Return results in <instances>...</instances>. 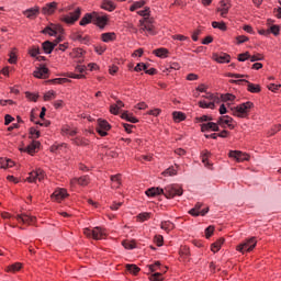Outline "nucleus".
<instances>
[{"label": "nucleus", "mask_w": 281, "mask_h": 281, "mask_svg": "<svg viewBox=\"0 0 281 281\" xmlns=\"http://www.w3.org/2000/svg\"><path fill=\"white\" fill-rule=\"evenodd\" d=\"M249 154H245L243 151H239L238 155H237V162L240 164L243 161H249Z\"/></svg>", "instance_id": "obj_45"}, {"label": "nucleus", "mask_w": 281, "mask_h": 281, "mask_svg": "<svg viewBox=\"0 0 281 281\" xmlns=\"http://www.w3.org/2000/svg\"><path fill=\"white\" fill-rule=\"evenodd\" d=\"M23 14L24 16H26V19L34 20L36 19V16H38V14H41V8L34 7L26 9L25 11H23Z\"/></svg>", "instance_id": "obj_19"}, {"label": "nucleus", "mask_w": 281, "mask_h": 281, "mask_svg": "<svg viewBox=\"0 0 281 281\" xmlns=\"http://www.w3.org/2000/svg\"><path fill=\"white\" fill-rule=\"evenodd\" d=\"M210 151L209 150H204V151H202V164H204V166L206 167V168H210V160H207V158L210 157Z\"/></svg>", "instance_id": "obj_44"}, {"label": "nucleus", "mask_w": 281, "mask_h": 281, "mask_svg": "<svg viewBox=\"0 0 281 281\" xmlns=\"http://www.w3.org/2000/svg\"><path fill=\"white\" fill-rule=\"evenodd\" d=\"M175 175H177L175 167H169L162 172L164 177H175Z\"/></svg>", "instance_id": "obj_52"}, {"label": "nucleus", "mask_w": 281, "mask_h": 281, "mask_svg": "<svg viewBox=\"0 0 281 281\" xmlns=\"http://www.w3.org/2000/svg\"><path fill=\"white\" fill-rule=\"evenodd\" d=\"M89 176H83L80 178H74L70 180V186H76L78 183L79 186H89Z\"/></svg>", "instance_id": "obj_26"}, {"label": "nucleus", "mask_w": 281, "mask_h": 281, "mask_svg": "<svg viewBox=\"0 0 281 281\" xmlns=\"http://www.w3.org/2000/svg\"><path fill=\"white\" fill-rule=\"evenodd\" d=\"M30 135H32L33 139H38V137H41V131L36 130L35 127H31Z\"/></svg>", "instance_id": "obj_59"}, {"label": "nucleus", "mask_w": 281, "mask_h": 281, "mask_svg": "<svg viewBox=\"0 0 281 281\" xmlns=\"http://www.w3.org/2000/svg\"><path fill=\"white\" fill-rule=\"evenodd\" d=\"M94 52L99 55L102 56L106 52V46L105 45H97L94 46Z\"/></svg>", "instance_id": "obj_53"}, {"label": "nucleus", "mask_w": 281, "mask_h": 281, "mask_svg": "<svg viewBox=\"0 0 281 281\" xmlns=\"http://www.w3.org/2000/svg\"><path fill=\"white\" fill-rule=\"evenodd\" d=\"M146 196H159V194H164V189L161 188H150L145 192Z\"/></svg>", "instance_id": "obj_34"}, {"label": "nucleus", "mask_w": 281, "mask_h": 281, "mask_svg": "<svg viewBox=\"0 0 281 281\" xmlns=\"http://www.w3.org/2000/svg\"><path fill=\"white\" fill-rule=\"evenodd\" d=\"M173 122H183L186 120V113L175 111L172 113Z\"/></svg>", "instance_id": "obj_40"}, {"label": "nucleus", "mask_w": 281, "mask_h": 281, "mask_svg": "<svg viewBox=\"0 0 281 281\" xmlns=\"http://www.w3.org/2000/svg\"><path fill=\"white\" fill-rule=\"evenodd\" d=\"M224 243H225V238L221 237L220 239H217L215 243L211 245V251H213V254L221 251V247H223Z\"/></svg>", "instance_id": "obj_31"}, {"label": "nucleus", "mask_w": 281, "mask_h": 281, "mask_svg": "<svg viewBox=\"0 0 281 281\" xmlns=\"http://www.w3.org/2000/svg\"><path fill=\"white\" fill-rule=\"evenodd\" d=\"M56 10H58V2L53 1V2H48L46 3L43 8H42V12L43 14L46 15H52L54 14V12H56Z\"/></svg>", "instance_id": "obj_15"}, {"label": "nucleus", "mask_w": 281, "mask_h": 281, "mask_svg": "<svg viewBox=\"0 0 281 281\" xmlns=\"http://www.w3.org/2000/svg\"><path fill=\"white\" fill-rule=\"evenodd\" d=\"M67 196H69L67 189H56L50 195V199L53 201H57V203H60V201H64V199H67Z\"/></svg>", "instance_id": "obj_13"}, {"label": "nucleus", "mask_w": 281, "mask_h": 281, "mask_svg": "<svg viewBox=\"0 0 281 281\" xmlns=\"http://www.w3.org/2000/svg\"><path fill=\"white\" fill-rule=\"evenodd\" d=\"M250 58H251V55L249 54V52H245L238 55L237 60L239 63H245V60H250Z\"/></svg>", "instance_id": "obj_47"}, {"label": "nucleus", "mask_w": 281, "mask_h": 281, "mask_svg": "<svg viewBox=\"0 0 281 281\" xmlns=\"http://www.w3.org/2000/svg\"><path fill=\"white\" fill-rule=\"evenodd\" d=\"M251 109H254V102L247 101L233 108L232 111L235 117L245 119L249 117V112L251 111Z\"/></svg>", "instance_id": "obj_1"}, {"label": "nucleus", "mask_w": 281, "mask_h": 281, "mask_svg": "<svg viewBox=\"0 0 281 281\" xmlns=\"http://www.w3.org/2000/svg\"><path fill=\"white\" fill-rule=\"evenodd\" d=\"M126 270L132 273L133 276H137L138 271H140L139 267L137 265L127 263Z\"/></svg>", "instance_id": "obj_41"}, {"label": "nucleus", "mask_w": 281, "mask_h": 281, "mask_svg": "<svg viewBox=\"0 0 281 281\" xmlns=\"http://www.w3.org/2000/svg\"><path fill=\"white\" fill-rule=\"evenodd\" d=\"M95 130L101 137H106L109 135L108 131H111V124L104 119H98Z\"/></svg>", "instance_id": "obj_7"}, {"label": "nucleus", "mask_w": 281, "mask_h": 281, "mask_svg": "<svg viewBox=\"0 0 281 281\" xmlns=\"http://www.w3.org/2000/svg\"><path fill=\"white\" fill-rule=\"evenodd\" d=\"M154 56H157V58H168V54H170V52L168 50V48H157L153 50Z\"/></svg>", "instance_id": "obj_30"}, {"label": "nucleus", "mask_w": 281, "mask_h": 281, "mask_svg": "<svg viewBox=\"0 0 281 281\" xmlns=\"http://www.w3.org/2000/svg\"><path fill=\"white\" fill-rule=\"evenodd\" d=\"M207 131H213L214 133H218L221 131V127H218V122H207L201 124V132L202 133H207Z\"/></svg>", "instance_id": "obj_16"}, {"label": "nucleus", "mask_w": 281, "mask_h": 281, "mask_svg": "<svg viewBox=\"0 0 281 281\" xmlns=\"http://www.w3.org/2000/svg\"><path fill=\"white\" fill-rule=\"evenodd\" d=\"M41 146V142L33 140L27 147H20V153H27L29 155H34L36 153V148Z\"/></svg>", "instance_id": "obj_17"}, {"label": "nucleus", "mask_w": 281, "mask_h": 281, "mask_svg": "<svg viewBox=\"0 0 281 281\" xmlns=\"http://www.w3.org/2000/svg\"><path fill=\"white\" fill-rule=\"evenodd\" d=\"M25 98L29 99L30 102H37L38 93L25 92Z\"/></svg>", "instance_id": "obj_49"}, {"label": "nucleus", "mask_w": 281, "mask_h": 281, "mask_svg": "<svg viewBox=\"0 0 281 281\" xmlns=\"http://www.w3.org/2000/svg\"><path fill=\"white\" fill-rule=\"evenodd\" d=\"M71 55L74 56V58H82V56H85V49H82V48H75L72 50Z\"/></svg>", "instance_id": "obj_50"}, {"label": "nucleus", "mask_w": 281, "mask_h": 281, "mask_svg": "<svg viewBox=\"0 0 281 281\" xmlns=\"http://www.w3.org/2000/svg\"><path fill=\"white\" fill-rule=\"evenodd\" d=\"M41 54V47L38 46H32L29 49V55L31 58H36Z\"/></svg>", "instance_id": "obj_42"}, {"label": "nucleus", "mask_w": 281, "mask_h": 281, "mask_svg": "<svg viewBox=\"0 0 281 281\" xmlns=\"http://www.w3.org/2000/svg\"><path fill=\"white\" fill-rule=\"evenodd\" d=\"M34 78L45 79L49 78V68L45 66L37 67L33 72Z\"/></svg>", "instance_id": "obj_14"}, {"label": "nucleus", "mask_w": 281, "mask_h": 281, "mask_svg": "<svg viewBox=\"0 0 281 281\" xmlns=\"http://www.w3.org/2000/svg\"><path fill=\"white\" fill-rule=\"evenodd\" d=\"M55 47H56V44H54V42L45 41L42 44V49L46 54H52V52H54Z\"/></svg>", "instance_id": "obj_32"}, {"label": "nucleus", "mask_w": 281, "mask_h": 281, "mask_svg": "<svg viewBox=\"0 0 281 281\" xmlns=\"http://www.w3.org/2000/svg\"><path fill=\"white\" fill-rule=\"evenodd\" d=\"M43 34H48V36H56V30L46 26L43 31Z\"/></svg>", "instance_id": "obj_61"}, {"label": "nucleus", "mask_w": 281, "mask_h": 281, "mask_svg": "<svg viewBox=\"0 0 281 281\" xmlns=\"http://www.w3.org/2000/svg\"><path fill=\"white\" fill-rule=\"evenodd\" d=\"M205 100H209V102H213L216 103L218 102V98L216 97V94L210 93L207 92L206 95H204Z\"/></svg>", "instance_id": "obj_55"}, {"label": "nucleus", "mask_w": 281, "mask_h": 281, "mask_svg": "<svg viewBox=\"0 0 281 281\" xmlns=\"http://www.w3.org/2000/svg\"><path fill=\"white\" fill-rule=\"evenodd\" d=\"M268 32L269 34H273V36H280V26L274 24L268 29Z\"/></svg>", "instance_id": "obj_51"}, {"label": "nucleus", "mask_w": 281, "mask_h": 281, "mask_svg": "<svg viewBox=\"0 0 281 281\" xmlns=\"http://www.w3.org/2000/svg\"><path fill=\"white\" fill-rule=\"evenodd\" d=\"M256 245H258L256 237H250L249 239H246L244 243L239 244L236 249L240 254H245V251H254V249H256Z\"/></svg>", "instance_id": "obj_5"}, {"label": "nucleus", "mask_w": 281, "mask_h": 281, "mask_svg": "<svg viewBox=\"0 0 281 281\" xmlns=\"http://www.w3.org/2000/svg\"><path fill=\"white\" fill-rule=\"evenodd\" d=\"M54 85H66V82H71L68 78H55L52 80Z\"/></svg>", "instance_id": "obj_54"}, {"label": "nucleus", "mask_w": 281, "mask_h": 281, "mask_svg": "<svg viewBox=\"0 0 281 281\" xmlns=\"http://www.w3.org/2000/svg\"><path fill=\"white\" fill-rule=\"evenodd\" d=\"M222 102H233V100H236V97L232 93L221 94Z\"/></svg>", "instance_id": "obj_48"}, {"label": "nucleus", "mask_w": 281, "mask_h": 281, "mask_svg": "<svg viewBox=\"0 0 281 281\" xmlns=\"http://www.w3.org/2000/svg\"><path fill=\"white\" fill-rule=\"evenodd\" d=\"M103 153L105 157H109V159H117V157H120L117 148L115 147H103Z\"/></svg>", "instance_id": "obj_21"}, {"label": "nucleus", "mask_w": 281, "mask_h": 281, "mask_svg": "<svg viewBox=\"0 0 281 281\" xmlns=\"http://www.w3.org/2000/svg\"><path fill=\"white\" fill-rule=\"evenodd\" d=\"M110 113L112 115H120V109L115 103L110 105Z\"/></svg>", "instance_id": "obj_62"}, {"label": "nucleus", "mask_w": 281, "mask_h": 281, "mask_svg": "<svg viewBox=\"0 0 281 281\" xmlns=\"http://www.w3.org/2000/svg\"><path fill=\"white\" fill-rule=\"evenodd\" d=\"M82 9L77 8L74 12L61 15L60 21L61 23H66V25H75L76 22L80 19Z\"/></svg>", "instance_id": "obj_3"}, {"label": "nucleus", "mask_w": 281, "mask_h": 281, "mask_svg": "<svg viewBox=\"0 0 281 281\" xmlns=\"http://www.w3.org/2000/svg\"><path fill=\"white\" fill-rule=\"evenodd\" d=\"M139 16H150V8L146 7L144 10L137 11Z\"/></svg>", "instance_id": "obj_64"}, {"label": "nucleus", "mask_w": 281, "mask_h": 281, "mask_svg": "<svg viewBox=\"0 0 281 281\" xmlns=\"http://www.w3.org/2000/svg\"><path fill=\"white\" fill-rule=\"evenodd\" d=\"M145 5H146V1L144 0L136 1L130 7V12H135V10H139V8H144Z\"/></svg>", "instance_id": "obj_39"}, {"label": "nucleus", "mask_w": 281, "mask_h": 281, "mask_svg": "<svg viewBox=\"0 0 281 281\" xmlns=\"http://www.w3.org/2000/svg\"><path fill=\"white\" fill-rule=\"evenodd\" d=\"M164 274H161V272H155L154 274H151L150 277H149V280L150 281H161V280H164V277H162Z\"/></svg>", "instance_id": "obj_56"}, {"label": "nucleus", "mask_w": 281, "mask_h": 281, "mask_svg": "<svg viewBox=\"0 0 281 281\" xmlns=\"http://www.w3.org/2000/svg\"><path fill=\"white\" fill-rule=\"evenodd\" d=\"M231 9L232 2H229V0H221L220 5L216 8V12L220 13V16H222V19H227Z\"/></svg>", "instance_id": "obj_8"}, {"label": "nucleus", "mask_w": 281, "mask_h": 281, "mask_svg": "<svg viewBox=\"0 0 281 281\" xmlns=\"http://www.w3.org/2000/svg\"><path fill=\"white\" fill-rule=\"evenodd\" d=\"M56 100V91L49 90L44 94V102Z\"/></svg>", "instance_id": "obj_43"}, {"label": "nucleus", "mask_w": 281, "mask_h": 281, "mask_svg": "<svg viewBox=\"0 0 281 281\" xmlns=\"http://www.w3.org/2000/svg\"><path fill=\"white\" fill-rule=\"evenodd\" d=\"M229 82L232 85H234V83L235 85H240V82L248 83L247 91H249L250 93H260V91H261L260 85L251 83V82H249V80H246V79H238V80L232 79Z\"/></svg>", "instance_id": "obj_10"}, {"label": "nucleus", "mask_w": 281, "mask_h": 281, "mask_svg": "<svg viewBox=\"0 0 281 281\" xmlns=\"http://www.w3.org/2000/svg\"><path fill=\"white\" fill-rule=\"evenodd\" d=\"M117 8V4L113 2V0H103L101 2V9L105 10L106 12H113Z\"/></svg>", "instance_id": "obj_23"}, {"label": "nucleus", "mask_w": 281, "mask_h": 281, "mask_svg": "<svg viewBox=\"0 0 281 281\" xmlns=\"http://www.w3.org/2000/svg\"><path fill=\"white\" fill-rule=\"evenodd\" d=\"M122 120H126V122H131L132 124H137L139 120L133 115V113H128V111H125L121 114Z\"/></svg>", "instance_id": "obj_33"}, {"label": "nucleus", "mask_w": 281, "mask_h": 281, "mask_svg": "<svg viewBox=\"0 0 281 281\" xmlns=\"http://www.w3.org/2000/svg\"><path fill=\"white\" fill-rule=\"evenodd\" d=\"M43 179H45V171H43V169H37L30 172L26 181L29 183H36V181H43Z\"/></svg>", "instance_id": "obj_11"}, {"label": "nucleus", "mask_w": 281, "mask_h": 281, "mask_svg": "<svg viewBox=\"0 0 281 281\" xmlns=\"http://www.w3.org/2000/svg\"><path fill=\"white\" fill-rule=\"evenodd\" d=\"M60 133L64 137H75L78 135V130L65 124L61 126Z\"/></svg>", "instance_id": "obj_18"}, {"label": "nucleus", "mask_w": 281, "mask_h": 281, "mask_svg": "<svg viewBox=\"0 0 281 281\" xmlns=\"http://www.w3.org/2000/svg\"><path fill=\"white\" fill-rule=\"evenodd\" d=\"M181 194H183V189L175 184H169L164 190L166 199H175V196H181Z\"/></svg>", "instance_id": "obj_6"}, {"label": "nucleus", "mask_w": 281, "mask_h": 281, "mask_svg": "<svg viewBox=\"0 0 281 281\" xmlns=\"http://www.w3.org/2000/svg\"><path fill=\"white\" fill-rule=\"evenodd\" d=\"M21 269H23V263L21 262H15V263H12L10 265L5 271L7 273H16V271H21Z\"/></svg>", "instance_id": "obj_35"}, {"label": "nucleus", "mask_w": 281, "mask_h": 281, "mask_svg": "<svg viewBox=\"0 0 281 281\" xmlns=\"http://www.w3.org/2000/svg\"><path fill=\"white\" fill-rule=\"evenodd\" d=\"M72 144H75V146H89L90 140L88 138L81 137V136H77L75 138H72Z\"/></svg>", "instance_id": "obj_29"}, {"label": "nucleus", "mask_w": 281, "mask_h": 281, "mask_svg": "<svg viewBox=\"0 0 281 281\" xmlns=\"http://www.w3.org/2000/svg\"><path fill=\"white\" fill-rule=\"evenodd\" d=\"M258 60H265V56H262V54L250 56V63H258Z\"/></svg>", "instance_id": "obj_63"}, {"label": "nucleus", "mask_w": 281, "mask_h": 281, "mask_svg": "<svg viewBox=\"0 0 281 281\" xmlns=\"http://www.w3.org/2000/svg\"><path fill=\"white\" fill-rule=\"evenodd\" d=\"M139 32H146V34H149V36H155L157 34L155 20H153V18H144L139 20Z\"/></svg>", "instance_id": "obj_2"}, {"label": "nucleus", "mask_w": 281, "mask_h": 281, "mask_svg": "<svg viewBox=\"0 0 281 281\" xmlns=\"http://www.w3.org/2000/svg\"><path fill=\"white\" fill-rule=\"evenodd\" d=\"M70 41H74L75 43L78 42L80 43L82 38V34L80 32H71L69 35Z\"/></svg>", "instance_id": "obj_46"}, {"label": "nucleus", "mask_w": 281, "mask_h": 281, "mask_svg": "<svg viewBox=\"0 0 281 281\" xmlns=\"http://www.w3.org/2000/svg\"><path fill=\"white\" fill-rule=\"evenodd\" d=\"M213 60H215V63H220V64H225V63H229L232 60V56H229V54H213Z\"/></svg>", "instance_id": "obj_22"}, {"label": "nucleus", "mask_w": 281, "mask_h": 281, "mask_svg": "<svg viewBox=\"0 0 281 281\" xmlns=\"http://www.w3.org/2000/svg\"><path fill=\"white\" fill-rule=\"evenodd\" d=\"M212 27L214 30H221V32H227V24L225 22H223V21H221V22H216V21L212 22Z\"/></svg>", "instance_id": "obj_38"}, {"label": "nucleus", "mask_w": 281, "mask_h": 281, "mask_svg": "<svg viewBox=\"0 0 281 281\" xmlns=\"http://www.w3.org/2000/svg\"><path fill=\"white\" fill-rule=\"evenodd\" d=\"M199 106L200 109H212L214 110L215 106H216V103H214V101H205V100H202V101H199Z\"/></svg>", "instance_id": "obj_37"}, {"label": "nucleus", "mask_w": 281, "mask_h": 281, "mask_svg": "<svg viewBox=\"0 0 281 281\" xmlns=\"http://www.w3.org/2000/svg\"><path fill=\"white\" fill-rule=\"evenodd\" d=\"M160 229H164V232L169 234V232H172L175 229V224H172V222L170 221L161 222Z\"/></svg>", "instance_id": "obj_36"}, {"label": "nucleus", "mask_w": 281, "mask_h": 281, "mask_svg": "<svg viewBox=\"0 0 281 281\" xmlns=\"http://www.w3.org/2000/svg\"><path fill=\"white\" fill-rule=\"evenodd\" d=\"M93 16H98V13L97 12L86 13L83 18L80 20L79 25H81V27H85V25H89V23L93 21Z\"/></svg>", "instance_id": "obj_24"}, {"label": "nucleus", "mask_w": 281, "mask_h": 281, "mask_svg": "<svg viewBox=\"0 0 281 281\" xmlns=\"http://www.w3.org/2000/svg\"><path fill=\"white\" fill-rule=\"evenodd\" d=\"M234 119L232 116L228 115H224V116H220L217 120V125L218 127L221 126V128H229V131H234V128H236V125L233 124Z\"/></svg>", "instance_id": "obj_9"}, {"label": "nucleus", "mask_w": 281, "mask_h": 281, "mask_svg": "<svg viewBox=\"0 0 281 281\" xmlns=\"http://www.w3.org/2000/svg\"><path fill=\"white\" fill-rule=\"evenodd\" d=\"M112 186L111 188L113 190H117L122 186V175L117 173L114 176H111Z\"/></svg>", "instance_id": "obj_28"}, {"label": "nucleus", "mask_w": 281, "mask_h": 281, "mask_svg": "<svg viewBox=\"0 0 281 281\" xmlns=\"http://www.w3.org/2000/svg\"><path fill=\"white\" fill-rule=\"evenodd\" d=\"M117 38V35L115 32H109V33H102L101 34V41L103 43H113Z\"/></svg>", "instance_id": "obj_27"}, {"label": "nucleus", "mask_w": 281, "mask_h": 281, "mask_svg": "<svg viewBox=\"0 0 281 281\" xmlns=\"http://www.w3.org/2000/svg\"><path fill=\"white\" fill-rule=\"evenodd\" d=\"M154 243H156L157 247H164V236L156 235L154 237Z\"/></svg>", "instance_id": "obj_58"}, {"label": "nucleus", "mask_w": 281, "mask_h": 281, "mask_svg": "<svg viewBox=\"0 0 281 281\" xmlns=\"http://www.w3.org/2000/svg\"><path fill=\"white\" fill-rule=\"evenodd\" d=\"M138 221H140V223H144V221H148V218H150V213L145 212V213H140L137 216Z\"/></svg>", "instance_id": "obj_60"}, {"label": "nucleus", "mask_w": 281, "mask_h": 281, "mask_svg": "<svg viewBox=\"0 0 281 281\" xmlns=\"http://www.w3.org/2000/svg\"><path fill=\"white\" fill-rule=\"evenodd\" d=\"M16 221L26 225H34V223H36V217L27 214H21L16 216Z\"/></svg>", "instance_id": "obj_20"}, {"label": "nucleus", "mask_w": 281, "mask_h": 281, "mask_svg": "<svg viewBox=\"0 0 281 281\" xmlns=\"http://www.w3.org/2000/svg\"><path fill=\"white\" fill-rule=\"evenodd\" d=\"M146 69H148V66L144 63H138L135 68H134V71H146Z\"/></svg>", "instance_id": "obj_57"}, {"label": "nucleus", "mask_w": 281, "mask_h": 281, "mask_svg": "<svg viewBox=\"0 0 281 281\" xmlns=\"http://www.w3.org/2000/svg\"><path fill=\"white\" fill-rule=\"evenodd\" d=\"M201 207H203V203L198 202L195 206L189 211V214H191V216H205V214L210 212V207L203 210H201Z\"/></svg>", "instance_id": "obj_12"}, {"label": "nucleus", "mask_w": 281, "mask_h": 281, "mask_svg": "<svg viewBox=\"0 0 281 281\" xmlns=\"http://www.w3.org/2000/svg\"><path fill=\"white\" fill-rule=\"evenodd\" d=\"M85 236L88 238H93V240H102L106 236V231L102 227H94L92 231L90 228L83 229Z\"/></svg>", "instance_id": "obj_4"}, {"label": "nucleus", "mask_w": 281, "mask_h": 281, "mask_svg": "<svg viewBox=\"0 0 281 281\" xmlns=\"http://www.w3.org/2000/svg\"><path fill=\"white\" fill-rule=\"evenodd\" d=\"M100 30H104L106 25H109V16L108 15H97V23Z\"/></svg>", "instance_id": "obj_25"}]
</instances>
